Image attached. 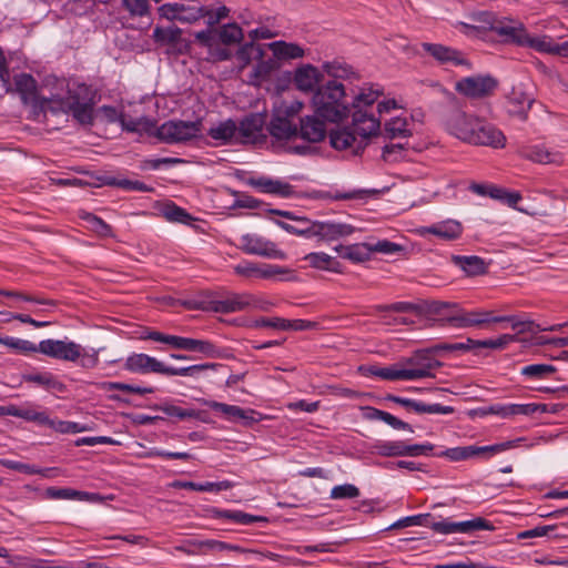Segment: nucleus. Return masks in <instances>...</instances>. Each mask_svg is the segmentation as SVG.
<instances>
[{"label": "nucleus", "instance_id": "1", "mask_svg": "<svg viewBox=\"0 0 568 568\" xmlns=\"http://www.w3.org/2000/svg\"><path fill=\"white\" fill-rule=\"evenodd\" d=\"M13 84L14 91L26 104L34 102L43 111L71 113L82 124H88L92 121V105L83 97V93L87 92V87L83 84L75 85L65 79L49 77L45 80V87L52 88L48 97L38 94L37 81L29 73L16 74L13 77Z\"/></svg>", "mask_w": 568, "mask_h": 568}, {"label": "nucleus", "instance_id": "2", "mask_svg": "<svg viewBox=\"0 0 568 568\" xmlns=\"http://www.w3.org/2000/svg\"><path fill=\"white\" fill-rule=\"evenodd\" d=\"M443 128L449 135L470 145L494 149L506 145V136L497 126L462 109L447 112L443 118Z\"/></svg>", "mask_w": 568, "mask_h": 568}, {"label": "nucleus", "instance_id": "3", "mask_svg": "<svg viewBox=\"0 0 568 568\" xmlns=\"http://www.w3.org/2000/svg\"><path fill=\"white\" fill-rule=\"evenodd\" d=\"M381 120L367 111H354L352 124L338 126L328 134L331 146L337 151L361 154L372 136L377 135Z\"/></svg>", "mask_w": 568, "mask_h": 568}, {"label": "nucleus", "instance_id": "4", "mask_svg": "<svg viewBox=\"0 0 568 568\" xmlns=\"http://www.w3.org/2000/svg\"><path fill=\"white\" fill-rule=\"evenodd\" d=\"M312 105L317 116L332 123L341 122L349 113L345 101V88L334 80L321 85L314 92Z\"/></svg>", "mask_w": 568, "mask_h": 568}, {"label": "nucleus", "instance_id": "5", "mask_svg": "<svg viewBox=\"0 0 568 568\" xmlns=\"http://www.w3.org/2000/svg\"><path fill=\"white\" fill-rule=\"evenodd\" d=\"M303 103L298 100L277 99L273 105L272 120L267 126L270 134L276 140L288 141L297 136L298 130L294 119L302 111Z\"/></svg>", "mask_w": 568, "mask_h": 568}, {"label": "nucleus", "instance_id": "6", "mask_svg": "<svg viewBox=\"0 0 568 568\" xmlns=\"http://www.w3.org/2000/svg\"><path fill=\"white\" fill-rule=\"evenodd\" d=\"M202 123L196 121L169 120L155 125L154 136L166 144L185 143L201 134Z\"/></svg>", "mask_w": 568, "mask_h": 568}, {"label": "nucleus", "instance_id": "7", "mask_svg": "<svg viewBox=\"0 0 568 568\" xmlns=\"http://www.w3.org/2000/svg\"><path fill=\"white\" fill-rule=\"evenodd\" d=\"M484 23L483 29L497 33L505 42L524 47L527 42V29L523 22L513 19L495 20L489 12H481L476 18Z\"/></svg>", "mask_w": 568, "mask_h": 568}, {"label": "nucleus", "instance_id": "8", "mask_svg": "<svg viewBox=\"0 0 568 568\" xmlns=\"http://www.w3.org/2000/svg\"><path fill=\"white\" fill-rule=\"evenodd\" d=\"M445 307L453 306L456 308L454 313H452L447 317V322L450 326L455 328H470V327H483L484 325L490 323H501L504 318L495 317L491 311L475 308V310H464L459 308L457 304H444Z\"/></svg>", "mask_w": 568, "mask_h": 568}, {"label": "nucleus", "instance_id": "9", "mask_svg": "<svg viewBox=\"0 0 568 568\" xmlns=\"http://www.w3.org/2000/svg\"><path fill=\"white\" fill-rule=\"evenodd\" d=\"M37 353L59 361L77 362L82 354V345L69 339L48 338L37 345Z\"/></svg>", "mask_w": 568, "mask_h": 568}, {"label": "nucleus", "instance_id": "10", "mask_svg": "<svg viewBox=\"0 0 568 568\" xmlns=\"http://www.w3.org/2000/svg\"><path fill=\"white\" fill-rule=\"evenodd\" d=\"M497 85V80L491 75H475L457 81L455 90L469 99H483L491 95Z\"/></svg>", "mask_w": 568, "mask_h": 568}, {"label": "nucleus", "instance_id": "11", "mask_svg": "<svg viewBox=\"0 0 568 568\" xmlns=\"http://www.w3.org/2000/svg\"><path fill=\"white\" fill-rule=\"evenodd\" d=\"M435 532L443 535L450 534H471L478 530H494L495 526L489 520L483 517H475L464 521H453L449 518L435 521L430 526Z\"/></svg>", "mask_w": 568, "mask_h": 568}, {"label": "nucleus", "instance_id": "12", "mask_svg": "<svg viewBox=\"0 0 568 568\" xmlns=\"http://www.w3.org/2000/svg\"><path fill=\"white\" fill-rule=\"evenodd\" d=\"M240 248L250 255H258L276 260L286 258V254L282 250L277 248L275 243L255 233L243 234L240 237Z\"/></svg>", "mask_w": 568, "mask_h": 568}, {"label": "nucleus", "instance_id": "13", "mask_svg": "<svg viewBox=\"0 0 568 568\" xmlns=\"http://www.w3.org/2000/svg\"><path fill=\"white\" fill-rule=\"evenodd\" d=\"M403 365L406 367L407 374H413V376H409V381H416L434 377V371L442 364L429 349H422L406 358Z\"/></svg>", "mask_w": 568, "mask_h": 568}, {"label": "nucleus", "instance_id": "14", "mask_svg": "<svg viewBox=\"0 0 568 568\" xmlns=\"http://www.w3.org/2000/svg\"><path fill=\"white\" fill-rule=\"evenodd\" d=\"M425 52L429 53L439 64L450 67H466L467 70L471 69V63L465 54L452 47L440 43H422Z\"/></svg>", "mask_w": 568, "mask_h": 568}, {"label": "nucleus", "instance_id": "15", "mask_svg": "<svg viewBox=\"0 0 568 568\" xmlns=\"http://www.w3.org/2000/svg\"><path fill=\"white\" fill-rule=\"evenodd\" d=\"M354 230V226L346 223L312 221L311 235L320 241L332 242L351 235Z\"/></svg>", "mask_w": 568, "mask_h": 568}, {"label": "nucleus", "instance_id": "16", "mask_svg": "<svg viewBox=\"0 0 568 568\" xmlns=\"http://www.w3.org/2000/svg\"><path fill=\"white\" fill-rule=\"evenodd\" d=\"M166 365L144 353H132L124 362V369L135 374L156 373L166 375Z\"/></svg>", "mask_w": 568, "mask_h": 568}, {"label": "nucleus", "instance_id": "17", "mask_svg": "<svg viewBox=\"0 0 568 568\" xmlns=\"http://www.w3.org/2000/svg\"><path fill=\"white\" fill-rule=\"evenodd\" d=\"M265 122L266 116L263 113H252L245 116L237 126V133L242 141L244 143H256L264 138Z\"/></svg>", "mask_w": 568, "mask_h": 568}, {"label": "nucleus", "instance_id": "18", "mask_svg": "<svg viewBox=\"0 0 568 568\" xmlns=\"http://www.w3.org/2000/svg\"><path fill=\"white\" fill-rule=\"evenodd\" d=\"M322 79L323 75L316 67L304 64L294 71L293 82L297 90L314 94Z\"/></svg>", "mask_w": 568, "mask_h": 568}, {"label": "nucleus", "instance_id": "19", "mask_svg": "<svg viewBox=\"0 0 568 568\" xmlns=\"http://www.w3.org/2000/svg\"><path fill=\"white\" fill-rule=\"evenodd\" d=\"M534 101V98L526 93L523 85H515L507 97L508 112L525 121Z\"/></svg>", "mask_w": 568, "mask_h": 568}, {"label": "nucleus", "instance_id": "20", "mask_svg": "<svg viewBox=\"0 0 568 568\" xmlns=\"http://www.w3.org/2000/svg\"><path fill=\"white\" fill-rule=\"evenodd\" d=\"M4 414L43 426L48 412L47 409H39V406L33 403H26L22 406L8 405L4 408Z\"/></svg>", "mask_w": 568, "mask_h": 568}, {"label": "nucleus", "instance_id": "21", "mask_svg": "<svg viewBox=\"0 0 568 568\" xmlns=\"http://www.w3.org/2000/svg\"><path fill=\"white\" fill-rule=\"evenodd\" d=\"M320 116L306 115L301 119L300 135L303 140L317 143L324 140L326 135L325 121L318 119Z\"/></svg>", "mask_w": 568, "mask_h": 568}, {"label": "nucleus", "instance_id": "22", "mask_svg": "<svg viewBox=\"0 0 568 568\" xmlns=\"http://www.w3.org/2000/svg\"><path fill=\"white\" fill-rule=\"evenodd\" d=\"M247 293H230L223 298L210 302L213 312L229 314L247 310Z\"/></svg>", "mask_w": 568, "mask_h": 568}, {"label": "nucleus", "instance_id": "23", "mask_svg": "<svg viewBox=\"0 0 568 568\" xmlns=\"http://www.w3.org/2000/svg\"><path fill=\"white\" fill-rule=\"evenodd\" d=\"M22 379L28 383L42 387L45 390L63 393L67 388L65 384L51 372H32L22 375Z\"/></svg>", "mask_w": 568, "mask_h": 568}, {"label": "nucleus", "instance_id": "24", "mask_svg": "<svg viewBox=\"0 0 568 568\" xmlns=\"http://www.w3.org/2000/svg\"><path fill=\"white\" fill-rule=\"evenodd\" d=\"M44 497L47 499L59 500H81V501H97L99 499V495L94 493L81 491L73 488H59V487H48L44 490Z\"/></svg>", "mask_w": 568, "mask_h": 568}, {"label": "nucleus", "instance_id": "25", "mask_svg": "<svg viewBox=\"0 0 568 568\" xmlns=\"http://www.w3.org/2000/svg\"><path fill=\"white\" fill-rule=\"evenodd\" d=\"M119 122L126 132L154 135L155 121L148 116L133 118L128 114H121Z\"/></svg>", "mask_w": 568, "mask_h": 568}, {"label": "nucleus", "instance_id": "26", "mask_svg": "<svg viewBox=\"0 0 568 568\" xmlns=\"http://www.w3.org/2000/svg\"><path fill=\"white\" fill-rule=\"evenodd\" d=\"M334 250L341 257L362 263L368 261L372 256V243H355L351 245H337Z\"/></svg>", "mask_w": 568, "mask_h": 568}, {"label": "nucleus", "instance_id": "27", "mask_svg": "<svg viewBox=\"0 0 568 568\" xmlns=\"http://www.w3.org/2000/svg\"><path fill=\"white\" fill-rule=\"evenodd\" d=\"M426 232L442 240L453 241L460 237L463 225L456 220H446L428 226Z\"/></svg>", "mask_w": 568, "mask_h": 568}, {"label": "nucleus", "instance_id": "28", "mask_svg": "<svg viewBox=\"0 0 568 568\" xmlns=\"http://www.w3.org/2000/svg\"><path fill=\"white\" fill-rule=\"evenodd\" d=\"M524 47L535 49L541 53L561 54L564 51H568V41L558 44L549 36L531 37L528 33L527 42H525Z\"/></svg>", "mask_w": 568, "mask_h": 568}, {"label": "nucleus", "instance_id": "29", "mask_svg": "<svg viewBox=\"0 0 568 568\" xmlns=\"http://www.w3.org/2000/svg\"><path fill=\"white\" fill-rule=\"evenodd\" d=\"M524 155L530 161L540 164H561L564 156L561 153L556 151H549L542 145H532L524 150Z\"/></svg>", "mask_w": 568, "mask_h": 568}, {"label": "nucleus", "instance_id": "30", "mask_svg": "<svg viewBox=\"0 0 568 568\" xmlns=\"http://www.w3.org/2000/svg\"><path fill=\"white\" fill-rule=\"evenodd\" d=\"M251 184L263 193L275 194L282 197H288L293 193L292 185L288 183L264 176L252 180Z\"/></svg>", "mask_w": 568, "mask_h": 568}, {"label": "nucleus", "instance_id": "31", "mask_svg": "<svg viewBox=\"0 0 568 568\" xmlns=\"http://www.w3.org/2000/svg\"><path fill=\"white\" fill-rule=\"evenodd\" d=\"M236 134L237 125L232 119L219 122L207 131V135L221 145L230 143Z\"/></svg>", "mask_w": 568, "mask_h": 568}, {"label": "nucleus", "instance_id": "32", "mask_svg": "<svg viewBox=\"0 0 568 568\" xmlns=\"http://www.w3.org/2000/svg\"><path fill=\"white\" fill-rule=\"evenodd\" d=\"M304 261L313 268L320 271H328L334 273L341 272V263L333 256L324 252H312L304 256Z\"/></svg>", "mask_w": 568, "mask_h": 568}, {"label": "nucleus", "instance_id": "33", "mask_svg": "<svg viewBox=\"0 0 568 568\" xmlns=\"http://www.w3.org/2000/svg\"><path fill=\"white\" fill-rule=\"evenodd\" d=\"M366 372L368 375L376 376L385 381H409V376H413V374H407L404 365H390L386 367L373 365L367 367Z\"/></svg>", "mask_w": 568, "mask_h": 568}, {"label": "nucleus", "instance_id": "34", "mask_svg": "<svg viewBox=\"0 0 568 568\" xmlns=\"http://www.w3.org/2000/svg\"><path fill=\"white\" fill-rule=\"evenodd\" d=\"M268 48L278 60L298 59L304 55V49L296 43L274 41Z\"/></svg>", "mask_w": 568, "mask_h": 568}, {"label": "nucleus", "instance_id": "35", "mask_svg": "<svg viewBox=\"0 0 568 568\" xmlns=\"http://www.w3.org/2000/svg\"><path fill=\"white\" fill-rule=\"evenodd\" d=\"M43 426L49 427L50 429L59 434H78L88 430V427L83 424L71 420L51 418L49 414L45 417Z\"/></svg>", "mask_w": 568, "mask_h": 568}, {"label": "nucleus", "instance_id": "36", "mask_svg": "<svg viewBox=\"0 0 568 568\" xmlns=\"http://www.w3.org/2000/svg\"><path fill=\"white\" fill-rule=\"evenodd\" d=\"M405 448L404 440H376L373 445L374 452L382 457L405 456Z\"/></svg>", "mask_w": 568, "mask_h": 568}, {"label": "nucleus", "instance_id": "37", "mask_svg": "<svg viewBox=\"0 0 568 568\" xmlns=\"http://www.w3.org/2000/svg\"><path fill=\"white\" fill-rule=\"evenodd\" d=\"M437 456L446 457L447 459L452 462H459V460H466L470 459L477 456H481L480 446L476 445H469V446H458L448 448L440 454H437Z\"/></svg>", "mask_w": 568, "mask_h": 568}, {"label": "nucleus", "instance_id": "38", "mask_svg": "<svg viewBox=\"0 0 568 568\" xmlns=\"http://www.w3.org/2000/svg\"><path fill=\"white\" fill-rule=\"evenodd\" d=\"M453 261L468 275H479L486 272V264L479 256H454Z\"/></svg>", "mask_w": 568, "mask_h": 568}, {"label": "nucleus", "instance_id": "39", "mask_svg": "<svg viewBox=\"0 0 568 568\" xmlns=\"http://www.w3.org/2000/svg\"><path fill=\"white\" fill-rule=\"evenodd\" d=\"M0 344L7 346L17 354L31 355L37 353V344L28 339L13 336H0Z\"/></svg>", "mask_w": 568, "mask_h": 568}, {"label": "nucleus", "instance_id": "40", "mask_svg": "<svg viewBox=\"0 0 568 568\" xmlns=\"http://www.w3.org/2000/svg\"><path fill=\"white\" fill-rule=\"evenodd\" d=\"M322 68L327 75L335 79H351L356 75L349 64L338 60L325 62Z\"/></svg>", "mask_w": 568, "mask_h": 568}, {"label": "nucleus", "instance_id": "41", "mask_svg": "<svg viewBox=\"0 0 568 568\" xmlns=\"http://www.w3.org/2000/svg\"><path fill=\"white\" fill-rule=\"evenodd\" d=\"M383 94V91L378 88L365 87L362 88L361 92L355 97L353 106L355 111H364L363 108L371 106L377 101Z\"/></svg>", "mask_w": 568, "mask_h": 568}, {"label": "nucleus", "instance_id": "42", "mask_svg": "<svg viewBox=\"0 0 568 568\" xmlns=\"http://www.w3.org/2000/svg\"><path fill=\"white\" fill-rule=\"evenodd\" d=\"M220 364L215 363H204V364H195L191 366L185 367H174V366H168L166 367V376H191L195 377L201 372L207 371V369H215Z\"/></svg>", "mask_w": 568, "mask_h": 568}, {"label": "nucleus", "instance_id": "43", "mask_svg": "<svg viewBox=\"0 0 568 568\" xmlns=\"http://www.w3.org/2000/svg\"><path fill=\"white\" fill-rule=\"evenodd\" d=\"M100 388L105 392L118 389V390H122L125 393L138 394V395H148V394L154 393V388L151 386L131 385V384L121 383V382H103V383H101Z\"/></svg>", "mask_w": 568, "mask_h": 568}, {"label": "nucleus", "instance_id": "44", "mask_svg": "<svg viewBox=\"0 0 568 568\" xmlns=\"http://www.w3.org/2000/svg\"><path fill=\"white\" fill-rule=\"evenodd\" d=\"M104 184L109 186H116L125 191H138V192H149L151 187L144 184L141 181H132L124 178L118 176H105Z\"/></svg>", "mask_w": 568, "mask_h": 568}, {"label": "nucleus", "instance_id": "45", "mask_svg": "<svg viewBox=\"0 0 568 568\" xmlns=\"http://www.w3.org/2000/svg\"><path fill=\"white\" fill-rule=\"evenodd\" d=\"M162 213H163V216L169 222L189 225L194 221V219L192 217L191 214H189L184 209L175 205L174 203L164 205Z\"/></svg>", "mask_w": 568, "mask_h": 568}, {"label": "nucleus", "instance_id": "46", "mask_svg": "<svg viewBox=\"0 0 568 568\" xmlns=\"http://www.w3.org/2000/svg\"><path fill=\"white\" fill-rule=\"evenodd\" d=\"M386 135L390 139L406 138L410 135L406 118H394L385 123Z\"/></svg>", "mask_w": 568, "mask_h": 568}, {"label": "nucleus", "instance_id": "47", "mask_svg": "<svg viewBox=\"0 0 568 568\" xmlns=\"http://www.w3.org/2000/svg\"><path fill=\"white\" fill-rule=\"evenodd\" d=\"M556 372V367L550 364H531L520 369V374L531 379H542Z\"/></svg>", "mask_w": 568, "mask_h": 568}, {"label": "nucleus", "instance_id": "48", "mask_svg": "<svg viewBox=\"0 0 568 568\" xmlns=\"http://www.w3.org/2000/svg\"><path fill=\"white\" fill-rule=\"evenodd\" d=\"M142 339H150L170 345L172 348L180 349L182 346V336L169 335L158 331L146 329L143 332Z\"/></svg>", "mask_w": 568, "mask_h": 568}, {"label": "nucleus", "instance_id": "49", "mask_svg": "<svg viewBox=\"0 0 568 568\" xmlns=\"http://www.w3.org/2000/svg\"><path fill=\"white\" fill-rule=\"evenodd\" d=\"M203 405L213 409L214 412H219L224 415V417L230 422H235L239 418V413L241 412V407L236 405H230L216 400H202Z\"/></svg>", "mask_w": 568, "mask_h": 568}, {"label": "nucleus", "instance_id": "50", "mask_svg": "<svg viewBox=\"0 0 568 568\" xmlns=\"http://www.w3.org/2000/svg\"><path fill=\"white\" fill-rule=\"evenodd\" d=\"M80 217L85 222L87 227L98 235L108 236L111 233L110 225L99 216L89 212H84L80 215Z\"/></svg>", "mask_w": 568, "mask_h": 568}, {"label": "nucleus", "instance_id": "51", "mask_svg": "<svg viewBox=\"0 0 568 568\" xmlns=\"http://www.w3.org/2000/svg\"><path fill=\"white\" fill-rule=\"evenodd\" d=\"M296 221L298 222V225H293V224L282 222V221H277L276 223L280 227H282L284 231H286L290 234L311 239L312 237V235H311L312 221L304 219V217H298V219H296Z\"/></svg>", "mask_w": 568, "mask_h": 568}, {"label": "nucleus", "instance_id": "52", "mask_svg": "<svg viewBox=\"0 0 568 568\" xmlns=\"http://www.w3.org/2000/svg\"><path fill=\"white\" fill-rule=\"evenodd\" d=\"M181 30L176 27H155L153 30V39L164 44H174L180 40Z\"/></svg>", "mask_w": 568, "mask_h": 568}, {"label": "nucleus", "instance_id": "53", "mask_svg": "<svg viewBox=\"0 0 568 568\" xmlns=\"http://www.w3.org/2000/svg\"><path fill=\"white\" fill-rule=\"evenodd\" d=\"M159 409L165 415L176 417L180 420L200 417V413L193 408H182L172 404H162Z\"/></svg>", "mask_w": 568, "mask_h": 568}, {"label": "nucleus", "instance_id": "54", "mask_svg": "<svg viewBox=\"0 0 568 568\" xmlns=\"http://www.w3.org/2000/svg\"><path fill=\"white\" fill-rule=\"evenodd\" d=\"M219 37L222 43L234 44L242 41L243 31L236 23H227L221 28Z\"/></svg>", "mask_w": 568, "mask_h": 568}, {"label": "nucleus", "instance_id": "55", "mask_svg": "<svg viewBox=\"0 0 568 568\" xmlns=\"http://www.w3.org/2000/svg\"><path fill=\"white\" fill-rule=\"evenodd\" d=\"M517 336L510 335V334H503L497 338H488L483 339L478 342H471L473 344L476 343L478 345V348H491V349H504L506 348L510 343L516 342Z\"/></svg>", "mask_w": 568, "mask_h": 568}, {"label": "nucleus", "instance_id": "56", "mask_svg": "<svg viewBox=\"0 0 568 568\" xmlns=\"http://www.w3.org/2000/svg\"><path fill=\"white\" fill-rule=\"evenodd\" d=\"M192 352L200 353L209 358H217L221 355L219 347L206 339L193 338Z\"/></svg>", "mask_w": 568, "mask_h": 568}, {"label": "nucleus", "instance_id": "57", "mask_svg": "<svg viewBox=\"0 0 568 568\" xmlns=\"http://www.w3.org/2000/svg\"><path fill=\"white\" fill-rule=\"evenodd\" d=\"M359 496V489L353 484H344L334 486L329 497L332 499H352Z\"/></svg>", "mask_w": 568, "mask_h": 568}, {"label": "nucleus", "instance_id": "58", "mask_svg": "<svg viewBox=\"0 0 568 568\" xmlns=\"http://www.w3.org/2000/svg\"><path fill=\"white\" fill-rule=\"evenodd\" d=\"M203 6L199 3L182 4L180 22H195L203 18Z\"/></svg>", "mask_w": 568, "mask_h": 568}, {"label": "nucleus", "instance_id": "59", "mask_svg": "<svg viewBox=\"0 0 568 568\" xmlns=\"http://www.w3.org/2000/svg\"><path fill=\"white\" fill-rule=\"evenodd\" d=\"M262 55V50L254 45L253 42L245 43L236 52V59L240 62L241 69L245 68L252 60L253 55Z\"/></svg>", "mask_w": 568, "mask_h": 568}, {"label": "nucleus", "instance_id": "60", "mask_svg": "<svg viewBox=\"0 0 568 568\" xmlns=\"http://www.w3.org/2000/svg\"><path fill=\"white\" fill-rule=\"evenodd\" d=\"M537 412L546 413L548 412L547 405L545 404H510V417L515 415H525L529 416Z\"/></svg>", "mask_w": 568, "mask_h": 568}, {"label": "nucleus", "instance_id": "61", "mask_svg": "<svg viewBox=\"0 0 568 568\" xmlns=\"http://www.w3.org/2000/svg\"><path fill=\"white\" fill-rule=\"evenodd\" d=\"M102 348H90V351H85L82 347V354L78 361L80 366L85 369H92L99 364V353Z\"/></svg>", "mask_w": 568, "mask_h": 568}, {"label": "nucleus", "instance_id": "62", "mask_svg": "<svg viewBox=\"0 0 568 568\" xmlns=\"http://www.w3.org/2000/svg\"><path fill=\"white\" fill-rule=\"evenodd\" d=\"M257 278L268 280L287 273V270L280 265L258 263Z\"/></svg>", "mask_w": 568, "mask_h": 568}, {"label": "nucleus", "instance_id": "63", "mask_svg": "<svg viewBox=\"0 0 568 568\" xmlns=\"http://www.w3.org/2000/svg\"><path fill=\"white\" fill-rule=\"evenodd\" d=\"M182 9V3H164L161 7H159V16L163 19L174 21H180V12Z\"/></svg>", "mask_w": 568, "mask_h": 568}, {"label": "nucleus", "instance_id": "64", "mask_svg": "<svg viewBox=\"0 0 568 568\" xmlns=\"http://www.w3.org/2000/svg\"><path fill=\"white\" fill-rule=\"evenodd\" d=\"M123 7L132 14L143 17L149 13L146 0H123Z\"/></svg>", "mask_w": 568, "mask_h": 568}]
</instances>
